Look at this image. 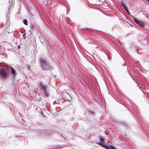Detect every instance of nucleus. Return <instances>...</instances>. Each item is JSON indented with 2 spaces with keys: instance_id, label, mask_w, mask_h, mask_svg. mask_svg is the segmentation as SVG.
I'll use <instances>...</instances> for the list:
<instances>
[{
  "instance_id": "obj_1",
  "label": "nucleus",
  "mask_w": 149,
  "mask_h": 149,
  "mask_svg": "<svg viewBox=\"0 0 149 149\" xmlns=\"http://www.w3.org/2000/svg\"><path fill=\"white\" fill-rule=\"evenodd\" d=\"M40 61L41 66L43 70H46L51 68V65L45 59L41 58L40 59Z\"/></svg>"
},
{
  "instance_id": "obj_2",
  "label": "nucleus",
  "mask_w": 149,
  "mask_h": 149,
  "mask_svg": "<svg viewBox=\"0 0 149 149\" xmlns=\"http://www.w3.org/2000/svg\"><path fill=\"white\" fill-rule=\"evenodd\" d=\"M40 88L41 91H43L45 94L47 96L49 95V93L48 91V87L46 85L43 84L42 83L40 84Z\"/></svg>"
},
{
  "instance_id": "obj_3",
  "label": "nucleus",
  "mask_w": 149,
  "mask_h": 149,
  "mask_svg": "<svg viewBox=\"0 0 149 149\" xmlns=\"http://www.w3.org/2000/svg\"><path fill=\"white\" fill-rule=\"evenodd\" d=\"M105 140V139H104L102 137H101L100 139V141H96V142L97 144L102 146L107 149H110L109 147H108L107 145L104 143Z\"/></svg>"
},
{
  "instance_id": "obj_4",
  "label": "nucleus",
  "mask_w": 149,
  "mask_h": 149,
  "mask_svg": "<svg viewBox=\"0 0 149 149\" xmlns=\"http://www.w3.org/2000/svg\"><path fill=\"white\" fill-rule=\"evenodd\" d=\"M8 75L6 70L2 69L0 70V76L2 78L6 79L8 77Z\"/></svg>"
},
{
  "instance_id": "obj_5",
  "label": "nucleus",
  "mask_w": 149,
  "mask_h": 149,
  "mask_svg": "<svg viewBox=\"0 0 149 149\" xmlns=\"http://www.w3.org/2000/svg\"><path fill=\"white\" fill-rule=\"evenodd\" d=\"M134 20L135 23H136L140 26L142 27H144L145 26V24L144 23L138 20L136 18L134 19Z\"/></svg>"
},
{
  "instance_id": "obj_6",
  "label": "nucleus",
  "mask_w": 149,
  "mask_h": 149,
  "mask_svg": "<svg viewBox=\"0 0 149 149\" xmlns=\"http://www.w3.org/2000/svg\"><path fill=\"white\" fill-rule=\"evenodd\" d=\"M11 73L13 74L14 76H15L16 75V71L13 68H11Z\"/></svg>"
},
{
  "instance_id": "obj_7",
  "label": "nucleus",
  "mask_w": 149,
  "mask_h": 149,
  "mask_svg": "<svg viewBox=\"0 0 149 149\" xmlns=\"http://www.w3.org/2000/svg\"><path fill=\"white\" fill-rule=\"evenodd\" d=\"M23 22H24V24L25 25H28L27 22V20L26 19H25L24 20Z\"/></svg>"
},
{
  "instance_id": "obj_8",
  "label": "nucleus",
  "mask_w": 149,
  "mask_h": 149,
  "mask_svg": "<svg viewBox=\"0 0 149 149\" xmlns=\"http://www.w3.org/2000/svg\"><path fill=\"white\" fill-rule=\"evenodd\" d=\"M109 148L110 149H117L116 147L112 146H110Z\"/></svg>"
},
{
  "instance_id": "obj_9",
  "label": "nucleus",
  "mask_w": 149,
  "mask_h": 149,
  "mask_svg": "<svg viewBox=\"0 0 149 149\" xmlns=\"http://www.w3.org/2000/svg\"><path fill=\"white\" fill-rule=\"evenodd\" d=\"M125 10H126V11L127 12V14L129 15H130V12H129L128 10V9L127 8H126L125 9Z\"/></svg>"
},
{
  "instance_id": "obj_10",
  "label": "nucleus",
  "mask_w": 149,
  "mask_h": 149,
  "mask_svg": "<svg viewBox=\"0 0 149 149\" xmlns=\"http://www.w3.org/2000/svg\"><path fill=\"white\" fill-rule=\"evenodd\" d=\"M121 5L122 6H124V5H125V4H124V3H123V2H122L121 3Z\"/></svg>"
},
{
  "instance_id": "obj_11",
  "label": "nucleus",
  "mask_w": 149,
  "mask_h": 149,
  "mask_svg": "<svg viewBox=\"0 0 149 149\" xmlns=\"http://www.w3.org/2000/svg\"><path fill=\"white\" fill-rule=\"evenodd\" d=\"M66 20H67V22H68V21H69L70 19L69 18H67V19H66Z\"/></svg>"
},
{
  "instance_id": "obj_12",
  "label": "nucleus",
  "mask_w": 149,
  "mask_h": 149,
  "mask_svg": "<svg viewBox=\"0 0 149 149\" xmlns=\"http://www.w3.org/2000/svg\"><path fill=\"white\" fill-rule=\"evenodd\" d=\"M123 7L125 9V8H127V7H126V6L125 5H124V6H123Z\"/></svg>"
},
{
  "instance_id": "obj_13",
  "label": "nucleus",
  "mask_w": 149,
  "mask_h": 149,
  "mask_svg": "<svg viewBox=\"0 0 149 149\" xmlns=\"http://www.w3.org/2000/svg\"><path fill=\"white\" fill-rule=\"evenodd\" d=\"M17 47H18V49H19L20 48V45H18Z\"/></svg>"
},
{
  "instance_id": "obj_14",
  "label": "nucleus",
  "mask_w": 149,
  "mask_h": 149,
  "mask_svg": "<svg viewBox=\"0 0 149 149\" xmlns=\"http://www.w3.org/2000/svg\"><path fill=\"white\" fill-rule=\"evenodd\" d=\"M26 36V34H24L23 35V37H24L25 36Z\"/></svg>"
},
{
  "instance_id": "obj_15",
  "label": "nucleus",
  "mask_w": 149,
  "mask_h": 149,
  "mask_svg": "<svg viewBox=\"0 0 149 149\" xmlns=\"http://www.w3.org/2000/svg\"><path fill=\"white\" fill-rule=\"evenodd\" d=\"M146 0L148 2V3H149V0Z\"/></svg>"
}]
</instances>
